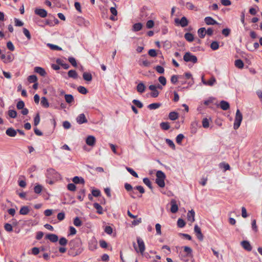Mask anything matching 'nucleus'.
I'll use <instances>...</instances> for the list:
<instances>
[{
  "mask_svg": "<svg viewBox=\"0 0 262 262\" xmlns=\"http://www.w3.org/2000/svg\"><path fill=\"white\" fill-rule=\"evenodd\" d=\"M64 98L66 102L68 103H71L74 101V97L71 94H66L64 95Z\"/></svg>",
  "mask_w": 262,
  "mask_h": 262,
  "instance_id": "obj_33",
  "label": "nucleus"
},
{
  "mask_svg": "<svg viewBox=\"0 0 262 262\" xmlns=\"http://www.w3.org/2000/svg\"><path fill=\"white\" fill-rule=\"evenodd\" d=\"M175 23L180 24V25L182 27H185L188 24V21L187 18L185 16L182 17L180 20L178 18L175 19Z\"/></svg>",
  "mask_w": 262,
  "mask_h": 262,
  "instance_id": "obj_8",
  "label": "nucleus"
},
{
  "mask_svg": "<svg viewBox=\"0 0 262 262\" xmlns=\"http://www.w3.org/2000/svg\"><path fill=\"white\" fill-rule=\"evenodd\" d=\"M6 134L9 137H14L17 134V130L12 127H10L6 130Z\"/></svg>",
  "mask_w": 262,
  "mask_h": 262,
  "instance_id": "obj_15",
  "label": "nucleus"
},
{
  "mask_svg": "<svg viewBox=\"0 0 262 262\" xmlns=\"http://www.w3.org/2000/svg\"><path fill=\"white\" fill-rule=\"evenodd\" d=\"M29 211L30 209L29 207L27 206H24L20 208L19 210V213L21 215H26L28 214Z\"/></svg>",
  "mask_w": 262,
  "mask_h": 262,
  "instance_id": "obj_21",
  "label": "nucleus"
},
{
  "mask_svg": "<svg viewBox=\"0 0 262 262\" xmlns=\"http://www.w3.org/2000/svg\"><path fill=\"white\" fill-rule=\"evenodd\" d=\"M40 122V116L39 113H37L34 119V125L37 126Z\"/></svg>",
  "mask_w": 262,
  "mask_h": 262,
  "instance_id": "obj_53",
  "label": "nucleus"
},
{
  "mask_svg": "<svg viewBox=\"0 0 262 262\" xmlns=\"http://www.w3.org/2000/svg\"><path fill=\"white\" fill-rule=\"evenodd\" d=\"M202 125L204 128H207L209 126V120L207 118H205L203 119Z\"/></svg>",
  "mask_w": 262,
  "mask_h": 262,
  "instance_id": "obj_54",
  "label": "nucleus"
},
{
  "mask_svg": "<svg viewBox=\"0 0 262 262\" xmlns=\"http://www.w3.org/2000/svg\"><path fill=\"white\" fill-rule=\"evenodd\" d=\"M235 66L238 69H243L244 66L243 61L241 59H237L235 61Z\"/></svg>",
  "mask_w": 262,
  "mask_h": 262,
  "instance_id": "obj_27",
  "label": "nucleus"
},
{
  "mask_svg": "<svg viewBox=\"0 0 262 262\" xmlns=\"http://www.w3.org/2000/svg\"><path fill=\"white\" fill-rule=\"evenodd\" d=\"M25 103L23 101H19L17 102L16 107L18 110H21L24 108Z\"/></svg>",
  "mask_w": 262,
  "mask_h": 262,
  "instance_id": "obj_64",
  "label": "nucleus"
},
{
  "mask_svg": "<svg viewBox=\"0 0 262 262\" xmlns=\"http://www.w3.org/2000/svg\"><path fill=\"white\" fill-rule=\"evenodd\" d=\"M145 86L142 82L139 83L137 86V91L140 93H142L145 91Z\"/></svg>",
  "mask_w": 262,
  "mask_h": 262,
  "instance_id": "obj_22",
  "label": "nucleus"
},
{
  "mask_svg": "<svg viewBox=\"0 0 262 262\" xmlns=\"http://www.w3.org/2000/svg\"><path fill=\"white\" fill-rule=\"evenodd\" d=\"M47 45L48 47L50 48L51 50L59 51L62 50V49L60 47L57 45H53L51 43H48Z\"/></svg>",
  "mask_w": 262,
  "mask_h": 262,
  "instance_id": "obj_46",
  "label": "nucleus"
},
{
  "mask_svg": "<svg viewBox=\"0 0 262 262\" xmlns=\"http://www.w3.org/2000/svg\"><path fill=\"white\" fill-rule=\"evenodd\" d=\"M68 60L73 67H77V62H76V59H75V58H74L73 57H70L68 58Z\"/></svg>",
  "mask_w": 262,
  "mask_h": 262,
  "instance_id": "obj_52",
  "label": "nucleus"
},
{
  "mask_svg": "<svg viewBox=\"0 0 262 262\" xmlns=\"http://www.w3.org/2000/svg\"><path fill=\"white\" fill-rule=\"evenodd\" d=\"M34 192L36 193L39 194L41 192L42 190V187L41 185H38L34 187Z\"/></svg>",
  "mask_w": 262,
  "mask_h": 262,
  "instance_id": "obj_62",
  "label": "nucleus"
},
{
  "mask_svg": "<svg viewBox=\"0 0 262 262\" xmlns=\"http://www.w3.org/2000/svg\"><path fill=\"white\" fill-rule=\"evenodd\" d=\"M243 120L242 114L240 112L239 110H237L233 125L234 129H237L240 126L241 123Z\"/></svg>",
  "mask_w": 262,
  "mask_h": 262,
  "instance_id": "obj_3",
  "label": "nucleus"
},
{
  "mask_svg": "<svg viewBox=\"0 0 262 262\" xmlns=\"http://www.w3.org/2000/svg\"><path fill=\"white\" fill-rule=\"evenodd\" d=\"M35 14L42 18H45L47 16V11L44 9L36 8L34 10Z\"/></svg>",
  "mask_w": 262,
  "mask_h": 262,
  "instance_id": "obj_7",
  "label": "nucleus"
},
{
  "mask_svg": "<svg viewBox=\"0 0 262 262\" xmlns=\"http://www.w3.org/2000/svg\"><path fill=\"white\" fill-rule=\"evenodd\" d=\"M183 59L186 62H191L193 63H196L197 57L190 52H186L183 56Z\"/></svg>",
  "mask_w": 262,
  "mask_h": 262,
  "instance_id": "obj_6",
  "label": "nucleus"
},
{
  "mask_svg": "<svg viewBox=\"0 0 262 262\" xmlns=\"http://www.w3.org/2000/svg\"><path fill=\"white\" fill-rule=\"evenodd\" d=\"M184 138V136L182 134H179L176 137V142L178 144H180L182 142V141Z\"/></svg>",
  "mask_w": 262,
  "mask_h": 262,
  "instance_id": "obj_44",
  "label": "nucleus"
},
{
  "mask_svg": "<svg viewBox=\"0 0 262 262\" xmlns=\"http://www.w3.org/2000/svg\"><path fill=\"white\" fill-rule=\"evenodd\" d=\"M158 80L160 82V83L163 85H165L166 84V79L165 77L164 76H160L158 78Z\"/></svg>",
  "mask_w": 262,
  "mask_h": 262,
  "instance_id": "obj_58",
  "label": "nucleus"
},
{
  "mask_svg": "<svg viewBox=\"0 0 262 262\" xmlns=\"http://www.w3.org/2000/svg\"><path fill=\"white\" fill-rule=\"evenodd\" d=\"M206 82H207L206 85L212 86L216 82V79L214 77H212L210 78V79H209L208 81H207Z\"/></svg>",
  "mask_w": 262,
  "mask_h": 262,
  "instance_id": "obj_45",
  "label": "nucleus"
},
{
  "mask_svg": "<svg viewBox=\"0 0 262 262\" xmlns=\"http://www.w3.org/2000/svg\"><path fill=\"white\" fill-rule=\"evenodd\" d=\"M156 230L157 232V234L158 235H161V226L160 224L157 223L156 224L155 226Z\"/></svg>",
  "mask_w": 262,
  "mask_h": 262,
  "instance_id": "obj_59",
  "label": "nucleus"
},
{
  "mask_svg": "<svg viewBox=\"0 0 262 262\" xmlns=\"http://www.w3.org/2000/svg\"><path fill=\"white\" fill-rule=\"evenodd\" d=\"M143 181L144 183L147 185L150 189H152V187L151 186V182L149 179L147 178H145L143 179Z\"/></svg>",
  "mask_w": 262,
  "mask_h": 262,
  "instance_id": "obj_40",
  "label": "nucleus"
},
{
  "mask_svg": "<svg viewBox=\"0 0 262 262\" xmlns=\"http://www.w3.org/2000/svg\"><path fill=\"white\" fill-rule=\"evenodd\" d=\"M184 37L186 40L189 42H192L194 40V37L192 34L186 33L184 35Z\"/></svg>",
  "mask_w": 262,
  "mask_h": 262,
  "instance_id": "obj_30",
  "label": "nucleus"
},
{
  "mask_svg": "<svg viewBox=\"0 0 262 262\" xmlns=\"http://www.w3.org/2000/svg\"><path fill=\"white\" fill-rule=\"evenodd\" d=\"M4 228L5 230H6L8 232H11L13 231V227L9 223H6L4 225Z\"/></svg>",
  "mask_w": 262,
  "mask_h": 262,
  "instance_id": "obj_48",
  "label": "nucleus"
},
{
  "mask_svg": "<svg viewBox=\"0 0 262 262\" xmlns=\"http://www.w3.org/2000/svg\"><path fill=\"white\" fill-rule=\"evenodd\" d=\"M78 91L82 94H86L88 93L86 89L83 86H79L77 88Z\"/></svg>",
  "mask_w": 262,
  "mask_h": 262,
  "instance_id": "obj_38",
  "label": "nucleus"
},
{
  "mask_svg": "<svg viewBox=\"0 0 262 262\" xmlns=\"http://www.w3.org/2000/svg\"><path fill=\"white\" fill-rule=\"evenodd\" d=\"M171 207L170 211L172 213H176L178 210V206L176 204V202L174 200H172L170 202Z\"/></svg>",
  "mask_w": 262,
  "mask_h": 262,
  "instance_id": "obj_18",
  "label": "nucleus"
},
{
  "mask_svg": "<svg viewBox=\"0 0 262 262\" xmlns=\"http://www.w3.org/2000/svg\"><path fill=\"white\" fill-rule=\"evenodd\" d=\"M165 178L166 176L165 173L161 170H158L157 172L156 183L158 184V185L159 187L163 188L165 186L164 180L165 179Z\"/></svg>",
  "mask_w": 262,
  "mask_h": 262,
  "instance_id": "obj_2",
  "label": "nucleus"
},
{
  "mask_svg": "<svg viewBox=\"0 0 262 262\" xmlns=\"http://www.w3.org/2000/svg\"><path fill=\"white\" fill-rule=\"evenodd\" d=\"M8 115L12 118H15L17 116V112L15 110H10L8 111Z\"/></svg>",
  "mask_w": 262,
  "mask_h": 262,
  "instance_id": "obj_43",
  "label": "nucleus"
},
{
  "mask_svg": "<svg viewBox=\"0 0 262 262\" xmlns=\"http://www.w3.org/2000/svg\"><path fill=\"white\" fill-rule=\"evenodd\" d=\"M210 48L213 50H216L218 49L219 48V43L216 41H213L210 45Z\"/></svg>",
  "mask_w": 262,
  "mask_h": 262,
  "instance_id": "obj_42",
  "label": "nucleus"
},
{
  "mask_svg": "<svg viewBox=\"0 0 262 262\" xmlns=\"http://www.w3.org/2000/svg\"><path fill=\"white\" fill-rule=\"evenodd\" d=\"M155 70L160 74H163L164 72V69L161 66H156L155 67Z\"/></svg>",
  "mask_w": 262,
  "mask_h": 262,
  "instance_id": "obj_60",
  "label": "nucleus"
},
{
  "mask_svg": "<svg viewBox=\"0 0 262 262\" xmlns=\"http://www.w3.org/2000/svg\"><path fill=\"white\" fill-rule=\"evenodd\" d=\"M94 208L97 210V212L99 214H101L103 213V208L100 205H99L97 203H95L94 204Z\"/></svg>",
  "mask_w": 262,
  "mask_h": 262,
  "instance_id": "obj_29",
  "label": "nucleus"
},
{
  "mask_svg": "<svg viewBox=\"0 0 262 262\" xmlns=\"http://www.w3.org/2000/svg\"><path fill=\"white\" fill-rule=\"evenodd\" d=\"M47 176L48 178L53 179L55 180L61 179L60 174L53 168H50L48 169Z\"/></svg>",
  "mask_w": 262,
  "mask_h": 262,
  "instance_id": "obj_5",
  "label": "nucleus"
},
{
  "mask_svg": "<svg viewBox=\"0 0 262 262\" xmlns=\"http://www.w3.org/2000/svg\"><path fill=\"white\" fill-rule=\"evenodd\" d=\"M220 107L223 110L226 111L229 108L230 105L228 102L222 100L220 102Z\"/></svg>",
  "mask_w": 262,
  "mask_h": 262,
  "instance_id": "obj_19",
  "label": "nucleus"
},
{
  "mask_svg": "<svg viewBox=\"0 0 262 262\" xmlns=\"http://www.w3.org/2000/svg\"><path fill=\"white\" fill-rule=\"evenodd\" d=\"M68 76L74 79L77 78L78 75L76 71L71 70H70L68 73Z\"/></svg>",
  "mask_w": 262,
  "mask_h": 262,
  "instance_id": "obj_31",
  "label": "nucleus"
},
{
  "mask_svg": "<svg viewBox=\"0 0 262 262\" xmlns=\"http://www.w3.org/2000/svg\"><path fill=\"white\" fill-rule=\"evenodd\" d=\"M160 127L164 130H168L170 128L169 123L167 122H163L160 123Z\"/></svg>",
  "mask_w": 262,
  "mask_h": 262,
  "instance_id": "obj_35",
  "label": "nucleus"
},
{
  "mask_svg": "<svg viewBox=\"0 0 262 262\" xmlns=\"http://www.w3.org/2000/svg\"><path fill=\"white\" fill-rule=\"evenodd\" d=\"M143 25L141 23H136L133 25V30L135 32L139 31L142 28Z\"/></svg>",
  "mask_w": 262,
  "mask_h": 262,
  "instance_id": "obj_28",
  "label": "nucleus"
},
{
  "mask_svg": "<svg viewBox=\"0 0 262 262\" xmlns=\"http://www.w3.org/2000/svg\"><path fill=\"white\" fill-rule=\"evenodd\" d=\"M126 169L133 176L138 178V175L136 171H135L132 168L128 167H126Z\"/></svg>",
  "mask_w": 262,
  "mask_h": 262,
  "instance_id": "obj_41",
  "label": "nucleus"
},
{
  "mask_svg": "<svg viewBox=\"0 0 262 262\" xmlns=\"http://www.w3.org/2000/svg\"><path fill=\"white\" fill-rule=\"evenodd\" d=\"M133 103L139 108H142L143 106L142 103L138 100H133Z\"/></svg>",
  "mask_w": 262,
  "mask_h": 262,
  "instance_id": "obj_51",
  "label": "nucleus"
},
{
  "mask_svg": "<svg viewBox=\"0 0 262 262\" xmlns=\"http://www.w3.org/2000/svg\"><path fill=\"white\" fill-rule=\"evenodd\" d=\"M57 63L60 64L64 69H68L70 67L68 64L62 63L60 59L57 60Z\"/></svg>",
  "mask_w": 262,
  "mask_h": 262,
  "instance_id": "obj_56",
  "label": "nucleus"
},
{
  "mask_svg": "<svg viewBox=\"0 0 262 262\" xmlns=\"http://www.w3.org/2000/svg\"><path fill=\"white\" fill-rule=\"evenodd\" d=\"M69 255L72 256H76L80 254L83 251L80 240L78 238L71 240L69 243Z\"/></svg>",
  "mask_w": 262,
  "mask_h": 262,
  "instance_id": "obj_1",
  "label": "nucleus"
},
{
  "mask_svg": "<svg viewBox=\"0 0 262 262\" xmlns=\"http://www.w3.org/2000/svg\"><path fill=\"white\" fill-rule=\"evenodd\" d=\"M34 72L39 74L41 76H45L46 75L45 69L39 67H35Z\"/></svg>",
  "mask_w": 262,
  "mask_h": 262,
  "instance_id": "obj_17",
  "label": "nucleus"
},
{
  "mask_svg": "<svg viewBox=\"0 0 262 262\" xmlns=\"http://www.w3.org/2000/svg\"><path fill=\"white\" fill-rule=\"evenodd\" d=\"M72 181L75 184H84V180L82 177L75 176L73 178Z\"/></svg>",
  "mask_w": 262,
  "mask_h": 262,
  "instance_id": "obj_20",
  "label": "nucleus"
},
{
  "mask_svg": "<svg viewBox=\"0 0 262 262\" xmlns=\"http://www.w3.org/2000/svg\"><path fill=\"white\" fill-rule=\"evenodd\" d=\"M184 251L187 253V256H192V250L191 248L187 247V246H185L184 247Z\"/></svg>",
  "mask_w": 262,
  "mask_h": 262,
  "instance_id": "obj_39",
  "label": "nucleus"
},
{
  "mask_svg": "<svg viewBox=\"0 0 262 262\" xmlns=\"http://www.w3.org/2000/svg\"><path fill=\"white\" fill-rule=\"evenodd\" d=\"M186 6L187 8L189 10H192L195 9V10H196V9H195V6L191 3H190V2L186 3Z\"/></svg>",
  "mask_w": 262,
  "mask_h": 262,
  "instance_id": "obj_61",
  "label": "nucleus"
},
{
  "mask_svg": "<svg viewBox=\"0 0 262 262\" xmlns=\"http://www.w3.org/2000/svg\"><path fill=\"white\" fill-rule=\"evenodd\" d=\"M178 226L180 228H183L185 225V222L183 219H179L177 221Z\"/></svg>",
  "mask_w": 262,
  "mask_h": 262,
  "instance_id": "obj_50",
  "label": "nucleus"
},
{
  "mask_svg": "<svg viewBox=\"0 0 262 262\" xmlns=\"http://www.w3.org/2000/svg\"><path fill=\"white\" fill-rule=\"evenodd\" d=\"M59 243L61 246H66L68 244V240L65 237H61L59 239Z\"/></svg>",
  "mask_w": 262,
  "mask_h": 262,
  "instance_id": "obj_55",
  "label": "nucleus"
},
{
  "mask_svg": "<svg viewBox=\"0 0 262 262\" xmlns=\"http://www.w3.org/2000/svg\"><path fill=\"white\" fill-rule=\"evenodd\" d=\"M137 242L139 247V250H138L135 243H134L133 244L134 247L137 252H140L142 254L145 249L144 243L140 237H138L137 238Z\"/></svg>",
  "mask_w": 262,
  "mask_h": 262,
  "instance_id": "obj_4",
  "label": "nucleus"
},
{
  "mask_svg": "<svg viewBox=\"0 0 262 262\" xmlns=\"http://www.w3.org/2000/svg\"><path fill=\"white\" fill-rule=\"evenodd\" d=\"M83 78L87 81H91L92 79V76L91 73L84 72L83 74Z\"/></svg>",
  "mask_w": 262,
  "mask_h": 262,
  "instance_id": "obj_32",
  "label": "nucleus"
},
{
  "mask_svg": "<svg viewBox=\"0 0 262 262\" xmlns=\"http://www.w3.org/2000/svg\"><path fill=\"white\" fill-rule=\"evenodd\" d=\"M194 230L198 238L201 241H203L204 238L203 235L202 233L200 228L197 225L194 226Z\"/></svg>",
  "mask_w": 262,
  "mask_h": 262,
  "instance_id": "obj_9",
  "label": "nucleus"
},
{
  "mask_svg": "<svg viewBox=\"0 0 262 262\" xmlns=\"http://www.w3.org/2000/svg\"><path fill=\"white\" fill-rule=\"evenodd\" d=\"M76 121L79 124L86 123L88 120L84 114H81L76 118Z\"/></svg>",
  "mask_w": 262,
  "mask_h": 262,
  "instance_id": "obj_12",
  "label": "nucleus"
},
{
  "mask_svg": "<svg viewBox=\"0 0 262 262\" xmlns=\"http://www.w3.org/2000/svg\"><path fill=\"white\" fill-rule=\"evenodd\" d=\"M148 55L152 57H155L157 56V52H156V50H155V49H150L148 51Z\"/></svg>",
  "mask_w": 262,
  "mask_h": 262,
  "instance_id": "obj_57",
  "label": "nucleus"
},
{
  "mask_svg": "<svg viewBox=\"0 0 262 262\" xmlns=\"http://www.w3.org/2000/svg\"><path fill=\"white\" fill-rule=\"evenodd\" d=\"M199 37L201 38H204L206 34V29L205 28H201L198 31Z\"/></svg>",
  "mask_w": 262,
  "mask_h": 262,
  "instance_id": "obj_23",
  "label": "nucleus"
},
{
  "mask_svg": "<svg viewBox=\"0 0 262 262\" xmlns=\"http://www.w3.org/2000/svg\"><path fill=\"white\" fill-rule=\"evenodd\" d=\"M241 244L242 247L247 251H251L252 250V247L249 241H243L241 242Z\"/></svg>",
  "mask_w": 262,
  "mask_h": 262,
  "instance_id": "obj_11",
  "label": "nucleus"
},
{
  "mask_svg": "<svg viewBox=\"0 0 262 262\" xmlns=\"http://www.w3.org/2000/svg\"><path fill=\"white\" fill-rule=\"evenodd\" d=\"M204 21L207 25H214L218 24V23L215 20L210 16L206 17L204 19Z\"/></svg>",
  "mask_w": 262,
  "mask_h": 262,
  "instance_id": "obj_14",
  "label": "nucleus"
},
{
  "mask_svg": "<svg viewBox=\"0 0 262 262\" xmlns=\"http://www.w3.org/2000/svg\"><path fill=\"white\" fill-rule=\"evenodd\" d=\"M74 225L76 227H80L82 225V222L78 217H76L73 221Z\"/></svg>",
  "mask_w": 262,
  "mask_h": 262,
  "instance_id": "obj_36",
  "label": "nucleus"
},
{
  "mask_svg": "<svg viewBox=\"0 0 262 262\" xmlns=\"http://www.w3.org/2000/svg\"><path fill=\"white\" fill-rule=\"evenodd\" d=\"M40 103L41 105L45 108H48L49 107V102L45 97H42L41 98Z\"/></svg>",
  "mask_w": 262,
  "mask_h": 262,
  "instance_id": "obj_24",
  "label": "nucleus"
},
{
  "mask_svg": "<svg viewBox=\"0 0 262 262\" xmlns=\"http://www.w3.org/2000/svg\"><path fill=\"white\" fill-rule=\"evenodd\" d=\"M97 244L95 241H92L89 243V249L91 251H93L97 248Z\"/></svg>",
  "mask_w": 262,
  "mask_h": 262,
  "instance_id": "obj_25",
  "label": "nucleus"
},
{
  "mask_svg": "<svg viewBox=\"0 0 262 262\" xmlns=\"http://www.w3.org/2000/svg\"><path fill=\"white\" fill-rule=\"evenodd\" d=\"M85 142L87 145L91 146H93L95 144L96 139L93 136H89L86 138Z\"/></svg>",
  "mask_w": 262,
  "mask_h": 262,
  "instance_id": "obj_10",
  "label": "nucleus"
},
{
  "mask_svg": "<svg viewBox=\"0 0 262 262\" xmlns=\"http://www.w3.org/2000/svg\"><path fill=\"white\" fill-rule=\"evenodd\" d=\"M23 33L28 40H30L31 38V36L30 33V32L27 29L25 28H23Z\"/></svg>",
  "mask_w": 262,
  "mask_h": 262,
  "instance_id": "obj_47",
  "label": "nucleus"
},
{
  "mask_svg": "<svg viewBox=\"0 0 262 262\" xmlns=\"http://www.w3.org/2000/svg\"><path fill=\"white\" fill-rule=\"evenodd\" d=\"M230 29L229 28H225L223 29L222 33L226 37L229 36L230 33Z\"/></svg>",
  "mask_w": 262,
  "mask_h": 262,
  "instance_id": "obj_63",
  "label": "nucleus"
},
{
  "mask_svg": "<svg viewBox=\"0 0 262 262\" xmlns=\"http://www.w3.org/2000/svg\"><path fill=\"white\" fill-rule=\"evenodd\" d=\"M46 238L53 243L58 241V237L55 234H48L46 235Z\"/></svg>",
  "mask_w": 262,
  "mask_h": 262,
  "instance_id": "obj_13",
  "label": "nucleus"
},
{
  "mask_svg": "<svg viewBox=\"0 0 262 262\" xmlns=\"http://www.w3.org/2000/svg\"><path fill=\"white\" fill-rule=\"evenodd\" d=\"M179 114L176 112H172L169 114L168 117L171 120H176L178 118Z\"/></svg>",
  "mask_w": 262,
  "mask_h": 262,
  "instance_id": "obj_26",
  "label": "nucleus"
},
{
  "mask_svg": "<svg viewBox=\"0 0 262 262\" xmlns=\"http://www.w3.org/2000/svg\"><path fill=\"white\" fill-rule=\"evenodd\" d=\"M165 141H166V143L171 148H172V149H175L176 146H175L174 143L173 142V141L172 140H171L170 139H166Z\"/></svg>",
  "mask_w": 262,
  "mask_h": 262,
  "instance_id": "obj_49",
  "label": "nucleus"
},
{
  "mask_svg": "<svg viewBox=\"0 0 262 262\" xmlns=\"http://www.w3.org/2000/svg\"><path fill=\"white\" fill-rule=\"evenodd\" d=\"M195 212L193 210L189 211L187 214V218L188 221L191 223L194 221Z\"/></svg>",
  "mask_w": 262,
  "mask_h": 262,
  "instance_id": "obj_16",
  "label": "nucleus"
},
{
  "mask_svg": "<svg viewBox=\"0 0 262 262\" xmlns=\"http://www.w3.org/2000/svg\"><path fill=\"white\" fill-rule=\"evenodd\" d=\"M161 106V104L159 103H153L148 105V108L149 110H156L158 108Z\"/></svg>",
  "mask_w": 262,
  "mask_h": 262,
  "instance_id": "obj_34",
  "label": "nucleus"
},
{
  "mask_svg": "<svg viewBox=\"0 0 262 262\" xmlns=\"http://www.w3.org/2000/svg\"><path fill=\"white\" fill-rule=\"evenodd\" d=\"M28 80L30 83H34L37 82V78L36 75H30L28 77Z\"/></svg>",
  "mask_w": 262,
  "mask_h": 262,
  "instance_id": "obj_37",
  "label": "nucleus"
}]
</instances>
